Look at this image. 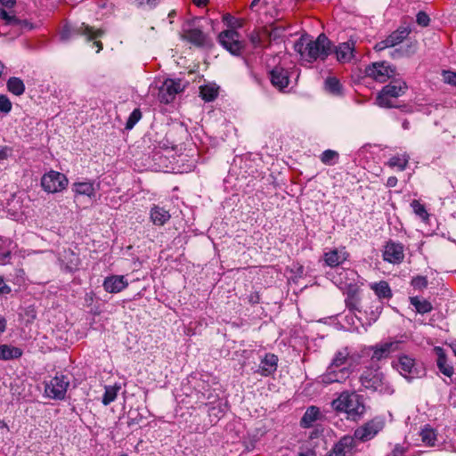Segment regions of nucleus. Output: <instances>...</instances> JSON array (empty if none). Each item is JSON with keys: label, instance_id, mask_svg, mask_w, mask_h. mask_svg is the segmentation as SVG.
I'll use <instances>...</instances> for the list:
<instances>
[{"label": "nucleus", "instance_id": "f257e3e1", "mask_svg": "<svg viewBox=\"0 0 456 456\" xmlns=\"http://www.w3.org/2000/svg\"><path fill=\"white\" fill-rule=\"evenodd\" d=\"M294 49L300 54L302 60L313 62L328 57L331 53V42L324 34H320L315 40L308 35H304L295 43Z\"/></svg>", "mask_w": 456, "mask_h": 456}, {"label": "nucleus", "instance_id": "f03ea898", "mask_svg": "<svg viewBox=\"0 0 456 456\" xmlns=\"http://www.w3.org/2000/svg\"><path fill=\"white\" fill-rule=\"evenodd\" d=\"M331 406L337 411L346 413L347 419L354 421L362 419L366 411L363 397L354 391L342 392L332 401Z\"/></svg>", "mask_w": 456, "mask_h": 456}, {"label": "nucleus", "instance_id": "7ed1b4c3", "mask_svg": "<svg viewBox=\"0 0 456 456\" xmlns=\"http://www.w3.org/2000/svg\"><path fill=\"white\" fill-rule=\"evenodd\" d=\"M359 380L366 390L382 395H392L394 393V389L379 367L365 368L360 375Z\"/></svg>", "mask_w": 456, "mask_h": 456}, {"label": "nucleus", "instance_id": "20e7f679", "mask_svg": "<svg viewBox=\"0 0 456 456\" xmlns=\"http://www.w3.org/2000/svg\"><path fill=\"white\" fill-rule=\"evenodd\" d=\"M408 86L406 83L400 79H395L385 86L379 93L376 102L382 108H392L394 103L392 99L398 98L405 94Z\"/></svg>", "mask_w": 456, "mask_h": 456}, {"label": "nucleus", "instance_id": "39448f33", "mask_svg": "<svg viewBox=\"0 0 456 456\" xmlns=\"http://www.w3.org/2000/svg\"><path fill=\"white\" fill-rule=\"evenodd\" d=\"M103 34L102 29H95L85 22L77 25H65L61 33L60 38L63 42H67L73 38L75 36H83L87 41L94 40L101 37Z\"/></svg>", "mask_w": 456, "mask_h": 456}, {"label": "nucleus", "instance_id": "423d86ee", "mask_svg": "<svg viewBox=\"0 0 456 456\" xmlns=\"http://www.w3.org/2000/svg\"><path fill=\"white\" fill-rule=\"evenodd\" d=\"M69 378L64 374H56L45 381V396L53 400H63L69 387Z\"/></svg>", "mask_w": 456, "mask_h": 456}, {"label": "nucleus", "instance_id": "0eeeda50", "mask_svg": "<svg viewBox=\"0 0 456 456\" xmlns=\"http://www.w3.org/2000/svg\"><path fill=\"white\" fill-rule=\"evenodd\" d=\"M393 366L408 380L421 378L425 375V369L408 355H401L396 362H393Z\"/></svg>", "mask_w": 456, "mask_h": 456}, {"label": "nucleus", "instance_id": "6e6552de", "mask_svg": "<svg viewBox=\"0 0 456 456\" xmlns=\"http://www.w3.org/2000/svg\"><path fill=\"white\" fill-rule=\"evenodd\" d=\"M362 355L348 346H344L333 355L330 365L335 367H351L354 370L361 363Z\"/></svg>", "mask_w": 456, "mask_h": 456}, {"label": "nucleus", "instance_id": "1a4fd4ad", "mask_svg": "<svg viewBox=\"0 0 456 456\" xmlns=\"http://www.w3.org/2000/svg\"><path fill=\"white\" fill-rule=\"evenodd\" d=\"M185 88V84L182 79H166L159 88L158 99L161 103L168 104L172 102L176 94L182 93Z\"/></svg>", "mask_w": 456, "mask_h": 456}, {"label": "nucleus", "instance_id": "9d476101", "mask_svg": "<svg viewBox=\"0 0 456 456\" xmlns=\"http://www.w3.org/2000/svg\"><path fill=\"white\" fill-rule=\"evenodd\" d=\"M354 372L351 367H335L329 365L326 371L316 379L318 384L328 386L332 383H343Z\"/></svg>", "mask_w": 456, "mask_h": 456}, {"label": "nucleus", "instance_id": "9b49d317", "mask_svg": "<svg viewBox=\"0 0 456 456\" xmlns=\"http://www.w3.org/2000/svg\"><path fill=\"white\" fill-rule=\"evenodd\" d=\"M385 427V421L382 418L376 417L371 420L366 422L364 425L357 428L354 430V440L357 439L361 442H367L374 438L379 431Z\"/></svg>", "mask_w": 456, "mask_h": 456}, {"label": "nucleus", "instance_id": "f8f14e48", "mask_svg": "<svg viewBox=\"0 0 456 456\" xmlns=\"http://www.w3.org/2000/svg\"><path fill=\"white\" fill-rule=\"evenodd\" d=\"M365 75L384 83L395 75V68L387 61L374 62L366 67Z\"/></svg>", "mask_w": 456, "mask_h": 456}, {"label": "nucleus", "instance_id": "ddd939ff", "mask_svg": "<svg viewBox=\"0 0 456 456\" xmlns=\"http://www.w3.org/2000/svg\"><path fill=\"white\" fill-rule=\"evenodd\" d=\"M41 185L45 191L54 193L61 191L67 187L68 179L65 175L52 170L43 175Z\"/></svg>", "mask_w": 456, "mask_h": 456}, {"label": "nucleus", "instance_id": "4468645a", "mask_svg": "<svg viewBox=\"0 0 456 456\" xmlns=\"http://www.w3.org/2000/svg\"><path fill=\"white\" fill-rule=\"evenodd\" d=\"M218 42L232 55H240L243 49V43L240 40V35L234 29L221 32L218 36Z\"/></svg>", "mask_w": 456, "mask_h": 456}, {"label": "nucleus", "instance_id": "2eb2a0df", "mask_svg": "<svg viewBox=\"0 0 456 456\" xmlns=\"http://www.w3.org/2000/svg\"><path fill=\"white\" fill-rule=\"evenodd\" d=\"M183 39L198 47H208L211 45V40L200 28L188 23L183 28Z\"/></svg>", "mask_w": 456, "mask_h": 456}, {"label": "nucleus", "instance_id": "dca6fc26", "mask_svg": "<svg viewBox=\"0 0 456 456\" xmlns=\"http://www.w3.org/2000/svg\"><path fill=\"white\" fill-rule=\"evenodd\" d=\"M383 259L386 262L397 265L404 259V248L400 242L389 240L384 247Z\"/></svg>", "mask_w": 456, "mask_h": 456}, {"label": "nucleus", "instance_id": "f3484780", "mask_svg": "<svg viewBox=\"0 0 456 456\" xmlns=\"http://www.w3.org/2000/svg\"><path fill=\"white\" fill-rule=\"evenodd\" d=\"M355 440L351 436H344L336 443L326 456H353L355 452Z\"/></svg>", "mask_w": 456, "mask_h": 456}, {"label": "nucleus", "instance_id": "a211bd4d", "mask_svg": "<svg viewBox=\"0 0 456 456\" xmlns=\"http://www.w3.org/2000/svg\"><path fill=\"white\" fill-rule=\"evenodd\" d=\"M348 252L345 247L334 248L326 251L323 255L325 265L330 267H337L347 260Z\"/></svg>", "mask_w": 456, "mask_h": 456}, {"label": "nucleus", "instance_id": "6ab92c4d", "mask_svg": "<svg viewBox=\"0 0 456 456\" xmlns=\"http://www.w3.org/2000/svg\"><path fill=\"white\" fill-rule=\"evenodd\" d=\"M337 59L339 62H349L356 60L355 43L353 40L339 44L335 50Z\"/></svg>", "mask_w": 456, "mask_h": 456}, {"label": "nucleus", "instance_id": "aec40b11", "mask_svg": "<svg viewBox=\"0 0 456 456\" xmlns=\"http://www.w3.org/2000/svg\"><path fill=\"white\" fill-rule=\"evenodd\" d=\"M102 286L109 293H118L128 286V281L123 275H110L104 279Z\"/></svg>", "mask_w": 456, "mask_h": 456}, {"label": "nucleus", "instance_id": "412c9836", "mask_svg": "<svg viewBox=\"0 0 456 456\" xmlns=\"http://www.w3.org/2000/svg\"><path fill=\"white\" fill-rule=\"evenodd\" d=\"M277 366L278 357L273 354H266L255 372L261 376L268 377L276 371Z\"/></svg>", "mask_w": 456, "mask_h": 456}, {"label": "nucleus", "instance_id": "4be33fe9", "mask_svg": "<svg viewBox=\"0 0 456 456\" xmlns=\"http://www.w3.org/2000/svg\"><path fill=\"white\" fill-rule=\"evenodd\" d=\"M270 80L274 87L281 91L289 86V72L282 67H274L270 71Z\"/></svg>", "mask_w": 456, "mask_h": 456}, {"label": "nucleus", "instance_id": "5701e85b", "mask_svg": "<svg viewBox=\"0 0 456 456\" xmlns=\"http://www.w3.org/2000/svg\"><path fill=\"white\" fill-rule=\"evenodd\" d=\"M412 28L411 24H403L398 27L396 30L392 32L387 37V42L394 49L396 45H401L404 39L411 33Z\"/></svg>", "mask_w": 456, "mask_h": 456}, {"label": "nucleus", "instance_id": "b1692460", "mask_svg": "<svg viewBox=\"0 0 456 456\" xmlns=\"http://www.w3.org/2000/svg\"><path fill=\"white\" fill-rule=\"evenodd\" d=\"M418 49V43L416 40L407 41L404 45L394 48L389 52V55L393 59H400L403 57H410L413 55Z\"/></svg>", "mask_w": 456, "mask_h": 456}, {"label": "nucleus", "instance_id": "393cba45", "mask_svg": "<svg viewBox=\"0 0 456 456\" xmlns=\"http://www.w3.org/2000/svg\"><path fill=\"white\" fill-rule=\"evenodd\" d=\"M397 347L396 342H386L371 347L373 354L371 355L372 361H379L388 357V355Z\"/></svg>", "mask_w": 456, "mask_h": 456}, {"label": "nucleus", "instance_id": "a878e982", "mask_svg": "<svg viewBox=\"0 0 456 456\" xmlns=\"http://www.w3.org/2000/svg\"><path fill=\"white\" fill-rule=\"evenodd\" d=\"M150 217L155 225L162 226L171 218L169 211L166 208L154 205L150 211Z\"/></svg>", "mask_w": 456, "mask_h": 456}, {"label": "nucleus", "instance_id": "bb28decb", "mask_svg": "<svg viewBox=\"0 0 456 456\" xmlns=\"http://www.w3.org/2000/svg\"><path fill=\"white\" fill-rule=\"evenodd\" d=\"M320 409L316 406H310L306 409L300 420V426L303 428H309L314 423L321 418Z\"/></svg>", "mask_w": 456, "mask_h": 456}, {"label": "nucleus", "instance_id": "cd10ccee", "mask_svg": "<svg viewBox=\"0 0 456 456\" xmlns=\"http://www.w3.org/2000/svg\"><path fill=\"white\" fill-rule=\"evenodd\" d=\"M23 354L22 349L11 345H1L0 346V360L10 361L19 359Z\"/></svg>", "mask_w": 456, "mask_h": 456}, {"label": "nucleus", "instance_id": "c85d7f7f", "mask_svg": "<svg viewBox=\"0 0 456 456\" xmlns=\"http://www.w3.org/2000/svg\"><path fill=\"white\" fill-rule=\"evenodd\" d=\"M437 354L436 364L439 370L447 377H452L453 374V367L447 362L445 354L441 347L435 348Z\"/></svg>", "mask_w": 456, "mask_h": 456}, {"label": "nucleus", "instance_id": "c756f323", "mask_svg": "<svg viewBox=\"0 0 456 456\" xmlns=\"http://www.w3.org/2000/svg\"><path fill=\"white\" fill-rule=\"evenodd\" d=\"M72 191L76 195H83L89 198L95 196V187L92 182L75 183L72 185Z\"/></svg>", "mask_w": 456, "mask_h": 456}, {"label": "nucleus", "instance_id": "7c9ffc66", "mask_svg": "<svg viewBox=\"0 0 456 456\" xmlns=\"http://www.w3.org/2000/svg\"><path fill=\"white\" fill-rule=\"evenodd\" d=\"M370 287L379 299H388L392 297L391 289L387 281H381L379 282L371 283Z\"/></svg>", "mask_w": 456, "mask_h": 456}, {"label": "nucleus", "instance_id": "2f4dec72", "mask_svg": "<svg viewBox=\"0 0 456 456\" xmlns=\"http://www.w3.org/2000/svg\"><path fill=\"white\" fill-rule=\"evenodd\" d=\"M410 302L411 305L414 306L416 312L420 314L430 313L433 309V306L429 301L419 297H411Z\"/></svg>", "mask_w": 456, "mask_h": 456}, {"label": "nucleus", "instance_id": "473e14b6", "mask_svg": "<svg viewBox=\"0 0 456 456\" xmlns=\"http://www.w3.org/2000/svg\"><path fill=\"white\" fill-rule=\"evenodd\" d=\"M325 90L335 96H339L342 94L343 86L340 84L339 80L335 77H329L326 78L324 82Z\"/></svg>", "mask_w": 456, "mask_h": 456}, {"label": "nucleus", "instance_id": "72a5a7b5", "mask_svg": "<svg viewBox=\"0 0 456 456\" xmlns=\"http://www.w3.org/2000/svg\"><path fill=\"white\" fill-rule=\"evenodd\" d=\"M7 89L16 96H20L25 92V85L20 77H12L7 81Z\"/></svg>", "mask_w": 456, "mask_h": 456}, {"label": "nucleus", "instance_id": "f704fd0d", "mask_svg": "<svg viewBox=\"0 0 456 456\" xmlns=\"http://www.w3.org/2000/svg\"><path fill=\"white\" fill-rule=\"evenodd\" d=\"M334 283H336L340 289H346L344 294H346V298H349L350 297H358V288L355 284L352 282L343 281L342 278H334Z\"/></svg>", "mask_w": 456, "mask_h": 456}, {"label": "nucleus", "instance_id": "c9c22d12", "mask_svg": "<svg viewBox=\"0 0 456 456\" xmlns=\"http://www.w3.org/2000/svg\"><path fill=\"white\" fill-rule=\"evenodd\" d=\"M410 156L407 153L395 155L389 159L387 165L390 167H397L400 171H403L409 162Z\"/></svg>", "mask_w": 456, "mask_h": 456}, {"label": "nucleus", "instance_id": "e433bc0d", "mask_svg": "<svg viewBox=\"0 0 456 456\" xmlns=\"http://www.w3.org/2000/svg\"><path fill=\"white\" fill-rule=\"evenodd\" d=\"M200 93L205 102H212L217 97L218 90L215 86L206 85L200 87Z\"/></svg>", "mask_w": 456, "mask_h": 456}, {"label": "nucleus", "instance_id": "4c0bfd02", "mask_svg": "<svg viewBox=\"0 0 456 456\" xmlns=\"http://www.w3.org/2000/svg\"><path fill=\"white\" fill-rule=\"evenodd\" d=\"M420 436H421L422 442L425 444H427L428 446L435 445V442L436 441V434L433 428H431L429 427L424 428L420 432Z\"/></svg>", "mask_w": 456, "mask_h": 456}, {"label": "nucleus", "instance_id": "58836bf2", "mask_svg": "<svg viewBox=\"0 0 456 456\" xmlns=\"http://www.w3.org/2000/svg\"><path fill=\"white\" fill-rule=\"evenodd\" d=\"M118 389H119L118 387H110V386L106 387L105 392L102 396V403L104 405H109L110 403L115 401V399L117 398Z\"/></svg>", "mask_w": 456, "mask_h": 456}, {"label": "nucleus", "instance_id": "ea45409f", "mask_svg": "<svg viewBox=\"0 0 456 456\" xmlns=\"http://www.w3.org/2000/svg\"><path fill=\"white\" fill-rule=\"evenodd\" d=\"M411 207L413 212L419 216L423 221H427L429 217V215L425 208L419 200H414L411 203Z\"/></svg>", "mask_w": 456, "mask_h": 456}, {"label": "nucleus", "instance_id": "a19ab883", "mask_svg": "<svg viewBox=\"0 0 456 456\" xmlns=\"http://www.w3.org/2000/svg\"><path fill=\"white\" fill-rule=\"evenodd\" d=\"M0 18L5 21L7 25H19L20 20L15 16L10 14L4 6H0Z\"/></svg>", "mask_w": 456, "mask_h": 456}, {"label": "nucleus", "instance_id": "79ce46f5", "mask_svg": "<svg viewBox=\"0 0 456 456\" xmlns=\"http://www.w3.org/2000/svg\"><path fill=\"white\" fill-rule=\"evenodd\" d=\"M142 113L139 109H134L131 114L129 115V118L126 124V129H132L134 125L141 119Z\"/></svg>", "mask_w": 456, "mask_h": 456}, {"label": "nucleus", "instance_id": "37998d69", "mask_svg": "<svg viewBox=\"0 0 456 456\" xmlns=\"http://www.w3.org/2000/svg\"><path fill=\"white\" fill-rule=\"evenodd\" d=\"M12 104L10 99L4 95H0V113L8 114L12 110Z\"/></svg>", "mask_w": 456, "mask_h": 456}, {"label": "nucleus", "instance_id": "c03bdc74", "mask_svg": "<svg viewBox=\"0 0 456 456\" xmlns=\"http://www.w3.org/2000/svg\"><path fill=\"white\" fill-rule=\"evenodd\" d=\"M346 306L352 312H360V298L359 297H350L345 299Z\"/></svg>", "mask_w": 456, "mask_h": 456}, {"label": "nucleus", "instance_id": "a18cd8bd", "mask_svg": "<svg viewBox=\"0 0 456 456\" xmlns=\"http://www.w3.org/2000/svg\"><path fill=\"white\" fill-rule=\"evenodd\" d=\"M338 157V153L332 150H326L321 156V160L324 164H330L331 161Z\"/></svg>", "mask_w": 456, "mask_h": 456}, {"label": "nucleus", "instance_id": "49530a36", "mask_svg": "<svg viewBox=\"0 0 456 456\" xmlns=\"http://www.w3.org/2000/svg\"><path fill=\"white\" fill-rule=\"evenodd\" d=\"M142 419V417L140 413L136 411H129L127 425L129 427H133L134 425H138Z\"/></svg>", "mask_w": 456, "mask_h": 456}, {"label": "nucleus", "instance_id": "de8ad7c7", "mask_svg": "<svg viewBox=\"0 0 456 456\" xmlns=\"http://www.w3.org/2000/svg\"><path fill=\"white\" fill-rule=\"evenodd\" d=\"M416 21L419 26L427 27L429 24V16L425 12H419L416 15Z\"/></svg>", "mask_w": 456, "mask_h": 456}, {"label": "nucleus", "instance_id": "09e8293b", "mask_svg": "<svg viewBox=\"0 0 456 456\" xmlns=\"http://www.w3.org/2000/svg\"><path fill=\"white\" fill-rule=\"evenodd\" d=\"M411 285L416 289H424L428 286V280L424 276H417L412 279Z\"/></svg>", "mask_w": 456, "mask_h": 456}, {"label": "nucleus", "instance_id": "8fccbe9b", "mask_svg": "<svg viewBox=\"0 0 456 456\" xmlns=\"http://www.w3.org/2000/svg\"><path fill=\"white\" fill-rule=\"evenodd\" d=\"M249 41L254 45V47H258L261 45V37L257 31H253L248 36Z\"/></svg>", "mask_w": 456, "mask_h": 456}, {"label": "nucleus", "instance_id": "3c124183", "mask_svg": "<svg viewBox=\"0 0 456 456\" xmlns=\"http://www.w3.org/2000/svg\"><path fill=\"white\" fill-rule=\"evenodd\" d=\"M159 3V0H138V4L142 7L152 9L156 7Z\"/></svg>", "mask_w": 456, "mask_h": 456}, {"label": "nucleus", "instance_id": "603ef678", "mask_svg": "<svg viewBox=\"0 0 456 456\" xmlns=\"http://www.w3.org/2000/svg\"><path fill=\"white\" fill-rule=\"evenodd\" d=\"M444 79L446 83L456 86V73L446 71L444 73Z\"/></svg>", "mask_w": 456, "mask_h": 456}, {"label": "nucleus", "instance_id": "864d4df0", "mask_svg": "<svg viewBox=\"0 0 456 456\" xmlns=\"http://www.w3.org/2000/svg\"><path fill=\"white\" fill-rule=\"evenodd\" d=\"M11 258V252L9 250H2L0 248V265H5Z\"/></svg>", "mask_w": 456, "mask_h": 456}, {"label": "nucleus", "instance_id": "5fc2aeb1", "mask_svg": "<svg viewBox=\"0 0 456 456\" xmlns=\"http://www.w3.org/2000/svg\"><path fill=\"white\" fill-rule=\"evenodd\" d=\"M11 291V288L4 282L3 277L0 276V295H7Z\"/></svg>", "mask_w": 456, "mask_h": 456}, {"label": "nucleus", "instance_id": "6e6d98bb", "mask_svg": "<svg viewBox=\"0 0 456 456\" xmlns=\"http://www.w3.org/2000/svg\"><path fill=\"white\" fill-rule=\"evenodd\" d=\"M223 21L228 26V27H234V23L237 21L236 19L232 16L229 13H226L223 16Z\"/></svg>", "mask_w": 456, "mask_h": 456}, {"label": "nucleus", "instance_id": "4d7b16f0", "mask_svg": "<svg viewBox=\"0 0 456 456\" xmlns=\"http://www.w3.org/2000/svg\"><path fill=\"white\" fill-rule=\"evenodd\" d=\"M386 48H392V46H390V45L387 42V38L375 45L376 51L379 52L385 50Z\"/></svg>", "mask_w": 456, "mask_h": 456}, {"label": "nucleus", "instance_id": "13d9d810", "mask_svg": "<svg viewBox=\"0 0 456 456\" xmlns=\"http://www.w3.org/2000/svg\"><path fill=\"white\" fill-rule=\"evenodd\" d=\"M72 256H73L74 259L71 260L70 265L68 266L69 271L76 269L77 266L78 265V257L77 256H75L74 254H72Z\"/></svg>", "mask_w": 456, "mask_h": 456}, {"label": "nucleus", "instance_id": "bf43d9fd", "mask_svg": "<svg viewBox=\"0 0 456 456\" xmlns=\"http://www.w3.org/2000/svg\"><path fill=\"white\" fill-rule=\"evenodd\" d=\"M2 6L12 8L15 4V0H0Z\"/></svg>", "mask_w": 456, "mask_h": 456}, {"label": "nucleus", "instance_id": "052dcab7", "mask_svg": "<svg viewBox=\"0 0 456 456\" xmlns=\"http://www.w3.org/2000/svg\"><path fill=\"white\" fill-rule=\"evenodd\" d=\"M403 449L400 446H395L392 452V455H387V456H403Z\"/></svg>", "mask_w": 456, "mask_h": 456}, {"label": "nucleus", "instance_id": "680f3d73", "mask_svg": "<svg viewBox=\"0 0 456 456\" xmlns=\"http://www.w3.org/2000/svg\"><path fill=\"white\" fill-rule=\"evenodd\" d=\"M397 184V178L395 176H390L388 177L387 181V187H395Z\"/></svg>", "mask_w": 456, "mask_h": 456}, {"label": "nucleus", "instance_id": "e2e57ef3", "mask_svg": "<svg viewBox=\"0 0 456 456\" xmlns=\"http://www.w3.org/2000/svg\"><path fill=\"white\" fill-rule=\"evenodd\" d=\"M7 147H0V161L7 159Z\"/></svg>", "mask_w": 456, "mask_h": 456}, {"label": "nucleus", "instance_id": "0e129e2a", "mask_svg": "<svg viewBox=\"0 0 456 456\" xmlns=\"http://www.w3.org/2000/svg\"><path fill=\"white\" fill-rule=\"evenodd\" d=\"M6 329V320L0 316V335L4 332Z\"/></svg>", "mask_w": 456, "mask_h": 456}, {"label": "nucleus", "instance_id": "69168bd1", "mask_svg": "<svg viewBox=\"0 0 456 456\" xmlns=\"http://www.w3.org/2000/svg\"><path fill=\"white\" fill-rule=\"evenodd\" d=\"M191 1L195 5H197L199 7L205 6L208 2V0H191Z\"/></svg>", "mask_w": 456, "mask_h": 456}, {"label": "nucleus", "instance_id": "338daca9", "mask_svg": "<svg viewBox=\"0 0 456 456\" xmlns=\"http://www.w3.org/2000/svg\"><path fill=\"white\" fill-rule=\"evenodd\" d=\"M15 273H16V276L21 280L24 279V276H25V272L23 269L21 268H19V269H16L15 270Z\"/></svg>", "mask_w": 456, "mask_h": 456}, {"label": "nucleus", "instance_id": "774afa93", "mask_svg": "<svg viewBox=\"0 0 456 456\" xmlns=\"http://www.w3.org/2000/svg\"><path fill=\"white\" fill-rule=\"evenodd\" d=\"M297 456H315V453L312 450H307L306 452H300Z\"/></svg>", "mask_w": 456, "mask_h": 456}]
</instances>
